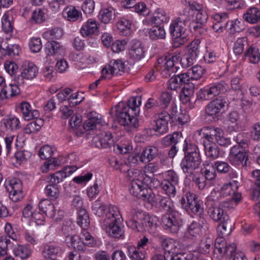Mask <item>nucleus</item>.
Returning <instances> with one entry per match:
<instances>
[{"instance_id": "obj_1", "label": "nucleus", "mask_w": 260, "mask_h": 260, "mask_svg": "<svg viewBox=\"0 0 260 260\" xmlns=\"http://www.w3.org/2000/svg\"><path fill=\"white\" fill-rule=\"evenodd\" d=\"M184 156L180 163L183 172L186 174L185 183H188L191 178L192 181L199 189H203L206 185V179L203 174H193V171L199 168L201 162V157L197 145L190 141L185 140L183 145Z\"/></svg>"}, {"instance_id": "obj_2", "label": "nucleus", "mask_w": 260, "mask_h": 260, "mask_svg": "<svg viewBox=\"0 0 260 260\" xmlns=\"http://www.w3.org/2000/svg\"><path fill=\"white\" fill-rule=\"evenodd\" d=\"M130 179L129 192L133 196L153 205L155 203V195L151 187L159 182L157 179L141 173L139 170H133Z\"/></svg>"}, {"instance_id": "obj_3", "label": "nucleus", "mask_w": 260, "mask_h": 260, "mask_svg": "<svg viewBox=\"0 0 260 260\" xmlns=\"http://www.w3.org/2000/svg\"><path fill=\"white\" fill-rule=\"evenodd\" d=\"M141 96H132L127 102H120L115 107V116L117 121L121 125L129 128L139 126L138 116L141 105Z\"/></svg>"}, {"instance_id": "obj_4", "label": "nucleus", "mask_w": 260, "mask_h": 260, "mask_svg": "<svg viewBox=\"0 0 260 260\" xmlns=\"http://www.w3.org/2000/svg\"><path fill=\"white\" fill-rule=\"evenodd\" d=\"M190 12L183 10L180 12L178 17L172 20L169 27L175 48H178L184 45L188 40L187 32L189 21H190Z\"/></svg>"}, {"instance_id": "obj_5", "label": "nucleus", "mask_w": 260, "mask_h": 260, "mask_svg": "<svg viewBox=\"0 0 260 260\" xmlns=\"http://www.w3.org/2000/svg\"><path fill=\"white\" fill-rule=\"evenodd\" d=\"M77 224L81 228L80 236L74 235L71 237V246L79 250H84L85 245L88 247H93L96 244L94 238L87 231L90 221L88 214L85 209H81L78 212Z\"/></svg>"}, {"instance_id": "obj_6", "label": "nucleus", "mask_w": 260, "mask_h": 260, "mask_svg": "<svg viewBox=\"0 0 260 260\" xmlns=\"http://www.w3.org/2000/svg\"><path fill=\"white\" fill-rule=\"evenodd\" d=\"M126 217L127 226L136 231H148L156 227V217L150 216L145 212H136V210L131 209Z\"/></svg>"}, {"instance_id": "obj_7", "label": "nucleus", "mask_w": 260, "mask_h": 260, "mask_svg": "<svg viewBox=\"0 0 260 260\" xmlns=\"http://www.w3.org/2000/svg\"><path fill=\"white\" fill-rule=\"evenodd\" d=\"M123 218L118 207L110 205L105 214V222L107 225V232L114 238H123L124 225Z\"/></svg>"}, {"instance_id": "obj_8", "label": "nucleus", "mask_w": 260, "mask_h": 260, "mask_svg": "<svg viewBox=\"0 0 260 260\" xmlns=\"http://www.w3.org/2000/svg\"><path fill=\"white\" fill-rule=\"evenodd\" d=\"M179 203L181 207L190 216L192 217H199L200 220L203 222L204 220L202 217L204 212L203 203L199 199L195 193L189 191L187 192L184 196L179 198Z\"/></svg>"}, {"instance_id": "obj_9", "label": "nucleus", "mask_w": 260, "mask_h": 260, "mask_svg": "<svg viewBox=\"0 0 260 260\" xmlns=\"http://www.w3.org/2000/svg\"><path fill=\"white\" fill-rule=\"evenodd\" d=\"M240 182L238 180H232L228 183H225L219 188H214L209 195V200L216 201L217 200H222V199L232 196L233 200L236 202H239L241 199V194L238 191L240 186Z\"/></svg>"}, {"instance_id": "obj_10", "label": "nucleus", "mask_w": 260, "mask_h": 260, "mask_svg": "<svg viewBox=\"0 0 260 260\" xmlns=\"http://www.w3.org/2000/svg\"><path fill=\"white\" fill-rule=\"evenodd\" d=\"M179 54L160 56L157 60L155 69L163 77L168 78L179 69Z\"/></svg>"}, {"instance_id": "obj_11", "label": "nucleus", "mask_w": 260, "mask_h": 260, "mask_svg": "<svg viewBox=\"0 0 260 260\" xmlns=\"http://www.w3.org/2000/svg\"><path fill=\"white\" fill-rule=\"evenodd\" d=\"M228 85L221 81L210 83L201 88L197 92V98L201 101H208L226 92Z\"/></svg>"}, {"instance_id": "obj_12", "label": "nucleus", "mask_w": 260, "mask_h": 260, "mask_svg": "<svg viewBox=\"0 0 260 260\" xmlns=\"http://www.w3.org/2000/svg\"><path fill=\"white\" fill-rule=\"evenodd\" d=\"M236 245L235 243L228 244L223 237L216 238L215 242L214 252L218 253L220 256H226L233 260H247L245 256L241 253H236Z\"/></svg>"}, {"instance_id": "obj_13", "label": "nucleus", "mask_w": 260, "mask_h": 260, "mask_svg": "<svg viewBox=\"0 0 260 260\" xmlns=\"http://www.w3.org/2000/svg\"><path fill=\"white\" fill-rule=\"evenodd\" d=\"M200 135L209 142H213L215 139L220 146L227 147L231 144L230 139L225 137L223 131L218 127L204 126L201 129Z\"/></svg>"}, {"instance_id": "obj_14", "label": "nucleus", "mask_w": 260, "mask_h": 260, "mask_svg": "<svg viewBox=\"0 0 260 260\" xmlns=\"http://www.w3.org/2000/svg\"><path fill=\"white\" fill-rule=\"evenodd\" d=\"M209 196L206 198V204L209 206L208 214L210 217L217 222L228 221L229 216L225 209H223V204L225 201L222 200L210 201L208 200Z\"/></svg>"}, {"instance_id": "obj_15", "label": "nucleus", "mask_w": 260, "mask_h": 260, "mask_svg": "<svg viewBox=\"0 0 260 260\" xmlns=\"http://www.w3.org/2000/svg\"><path fill=\"white\" fill-rule=\"evenodd\" d=\"M160 186L164 193L170 197H174L176 186L179 184V176L173 170H169L164 174Z\"/></svg>"}, {"instance_id": "obj_16", "label": "nucleus", "mask_w": 260, "mask_h": 260, "mask_svg": "<svg viewBox=\"0 0 260 260\" xmlns=\"http://www.w3.org/2000/svg\"><path fill=\"white\" fill-rule=\"evenodd\" d=\"M181 214L177 211L169 212L162 217V225L165 230L172 233H177L181 225Z\"/></svg>"}, {"instance_id": "obj_17", "label": "nucleus", "mask_w": 260, "mask_h": 260, "mask_svg": "<svg viewBox=\"0 0 260 260\" xmlns=\"http://www.w3.org/2000/svg\"><path fill=\"white\" fill-rule=\"evenodd\" d=\"M38 73V68L33 62H25L21 67L20 74L15 77L14 81L19 85H23L25 80L33 79Z\"/></svg>"}, {"instance_id": "obj_18", "label": "nucleus", "mask_w": 260, "mask_h": 260, "mask_svg": "<svg viewBox=\"0 0 260 260\" xmlns=\"http://www.w3.org/2000/svg\"><path fill=\"white\" fill-rule=\"evenodd\" d=\"M228 105L227 99L219 96L208 103L206 106V113L210 116H217L219 114L225 112Z\"/></svg>"}, {"instance_id": "obj_19", "label": "nucleus", "mask_w": 260, "mask_h": 260, "mask_svg": "<svg viewBox=\"0 0 260 260\" xmlns=\"http://www.w3.org/2000/svg\"><path fill=\"white\" fill-rule=\"evenodd\" d=\"M229 158L230 162L233 166H247L248 155L243 148L240 145H236L231 147Z\"/></svg>"}, {"instance_id": "obj_20", "label": "nucleus", "mask_w": 260, "mask_h": 260, "mask_svg": "<svg viewBox=\"0 0 260 260\" xmlns=\"http://www.w3.org/2000/svg\"><path fill=\"white\" fill-rule=\"evenodd\" d=\"M172 117L168 112L163 111L158 114L157 118L151 124V129L159 135L167 133L169 127L168 123Z\"/></svg>"}, {"instance_id": "obj_21", "label": "nucleus", "mask_w": 260, "mask_h": 260, "mask_svg": "<svg viewBox=\"0 0 260 260\" xmlns=\"http://www.w3.org/2000/svg\"><path fill=\"white\" fill-rule=\"evenodd\" d=\"M5 186L9 193L10 199L14 202H17L22 198V184L18 179L13 178L7 180Z\"/></svg>"}, {"instance_id": "obj_22", "label": "nucleus", "mask_w": 260, "mask_h": 260, "mask_svg": "<svg viewBox=\"0 0 260 260\" xmlns=\"http://www.w3.org/2000/svg\"><path fill=\"white\" fill-rule=\"evenodd\" d=\"M93 143L98 148L106 149L114 146V140L111 132H102L93 138Z\"/></svg>"}, {"instance_id": "obj_23", "label": "nucleus", "mask_w": 260, "mask_h": 260, "mask_svg": "<svg viewBox=\"0 0 260 260\" xmlns=\"http://www.w3.org/2000/svg\"><path fill=\"white\" fill-rule=\"evenodd\" d=\"M158 149L153 146H148L143 150L140 155L132 156L131 160L133 163H138V160L143 163H148L157 157Z\"/></svg>"}, {"instance_id": "obj_24", "label": "nucleus", "mask_w": 260, "mask_h": 260, "mask_svg": "<svg viewBox=\"0 0 260 260\" xmlns=\"http://www.w3.org/2000/svg\"><path fill=\"white\" fill-rule=\"evenodd\" d=\"M170 18L166 15L165 11L161 9H157L154 15L147 17L143 20V23L150 25L164 26V23H168Z\"/></svg>"}, {"instance_id": "obj_25", "label": "nucleus", "mask_w": 260, "mask_h": 260, "mask_svg": "<svg viewBox=\"0 0 260 260\" xmlns=\"http://www.w3.org/2000/svg\"><path fill=\"white\" fill-rule=\"evenodd\" d=\"M162 247L165 253L169 258L171 256L175 255L181 251V244L179 241L172 238H166L162 241Z\"/></svg>"}, {"instance_id": "obj_26", "label": "nucleus", "mask_w": 260, "mask_h": 260, "mask_svg": "<svg viewBox=\"0 0 260 260\" xmlns=\"http://www.w3.org/2000/svg\"><path fill=\"white\" fill-rule=\"evenodd\" d=\"M145 51L142 43L140 41L133 42L128 50V56L130 59L138 61L145 56Z\"/></svg>"}, {"instance_id": "obj_27", "label": "nucleus", "mask_w": 260, "mask_h": 260, "mask_svg": "<svg viewBox=\"0 0 260 260\" xmlns=\"http://www.w3.org/2000/svg\"><path fill=\"white\" fill-rule=\"evenodd\" d=\"M1 126L6 130L17 131L21 127L19 119L15 116L8 115L4 117L0 122Z\"/></svg>"}, {"instance_id": "obj_28", "label": "nucleus", "mask_w": 260, "mask_h": 260, "mask_svg": "<svg viewBox=\"0 0 260 260\" xmlns=\"http://www.w3.org/2000/svg\"><path fill=\"white\" fill-rule=\"evenodd\" d=\"M19 85L15 82L14 84H6L2 88L0 92V99L3 100L14 97L20 94Z\"/></svg>"}, {"instance_id": "obj_29", "label": "nucleus", "mask_w": 260, "mask_h": 260, "mask_svg": "<svg viewBox=\"0 0 260 260\" xmlns=\"http://www.w3.org/2000/svg\"><path fill=\"white\" fill-rule=\"evenodd\" d=\"M206 156L212 159H215L219 156L220 150L218 146L213 142H209L205 139L203 141Z\"/></svg>"}, {"instance_id": "obj_30", "label": "nucleus", "mask_w": 260, "mask_h": 260, "mask_svg": "<svg viewBox=\"0 0 260 260\" xmlns=\"http://www.w3.org/2000/svg\"><path fill=\"white\" fill-rule=\"evenodd\" d=\"M98 23L92 19H89L84 22L80 29V32L83 37L94 35L98 32Z\"/></svg>"}, {"instance_id": "obj_31", "label": "nucleus", "mask_w": 260, "mask_h": 260, "mask_svg": "<svg viewBox=\"0 0 260 260\" xmlns=\"http://www.w3.org/2000/svg\"><path fill=\"white\" fill-rule=\"evenodd\" d=\"M183 10H186L191 14L190 21L192 20L196 21L198 23L204 24L208 19V15L205 11L202 9H192L189 6L186 7Z\"/></svg>"}, {"instance_id": "obj_32", "label": "nucleus", "mask_w": 260, "mask_h": 260, "mask_svg": "<svg viewBox=\"0 0 260 260\" xmlns=\"http://www.w3.org/2000/svg\"><path fill=\"white\" fill-rule=\"evenodd\" d=\"M243 57L247 58L251 63H258L260 61L259 48L254 44L250 45L244 52Z\"/></svg>"}, {"instance_id": "obj_33", "label": "nucleus", "mask_w": 260, "mask_h": 260, "mask_svg": "<svg viewBox=\"0 0 260 260\" xmlns=\"http://www.w3.org/2000/svg\"><path fill=\"white\" fill-rule=\"evenodd\" d=\"M186 76V75H185ZM188 83L186 81L184 74L181 73L178 75L173 76L167 82V88L171 90H177L180 89L182 85Z\"/></svg>"}, {"instance_id": "obj_34", "label": "nucleus", "mask_w": 260, "mask_h": 260, "mask_svg": "<svg viewBox=\"0 0 260 260\" xmlns=\"http://www.w3.org/2000/svg\"><path fill=\"white\" fill-rule=\"evenodd\" d=\"M0 51L4 55L14 57L19 54L20 49L16 44L9 45L7 41H3L0 44Z\"/></svg>"}, {"instance_id": "obj_35", "label": "nucleus", "mask_w": 260, "mask_h": 260, "mask_svg": "<svg viewBox=\"0 0 260 260\" xmlns=\"http://www.w3.org/2000/svg\"><path fill=\"white\" fill-rule=\"evenodd\" d=\"M127 253L131 260H144L146 255V250L134 245L127 246Z\"/></svg>"}, {"instance_id": "obj_36", "label": "nucleus", "mask_w": 260, "mask_h": 260, "mask_svg": "<svg viewBox=\"0 0 260 260\" xmlns=\"http://www.w3.org/2000/svg\"><path fill=\"white\" fill-rule=\"evenodd\" d=\"M205 72L204 69L200 66H194L190 69H189L186 73H183L186 76L184 77L186 78V81L188 83L190 80H198L200 79L204 74Z\"/></svg>"}, {"instance_id": "obj_37", "label": "nucleus", "mask_w": 260, "mask_h": 260, "mask_svg": "<svg viewBox=\"0 0 260 260\" xmlns=\"http://www.w3.org/2000/svg\"><path fill=\"white\" fill-rule=\"evenodd\" d=\"M243 18L248 23H256L260 21V9L256 7H250L244 14Z\"/></svg>"}, {"instance_id": "obj_38", "label": "nucleus", "mask_w": 260, "mask_h": 260, "mask_svg": "<svg viewBox=\"0 0 260 260\" xmlns=\"http://www.w3.org/2000/svg\"><path fill=\"white\" fill-rule=\"evenodd\" d=\"M132 20L123 17L117 22L116 25L120 33L124 36H128L132 32Z\"/></svg>"}, {"instance_id": "obj_39", "label": "nucleus", "mask_w": 260, "mask_h": 260, "mask_svg": "<svg viewBox=\"0 0 260 260\" xmlns=\"http://www.w3.org/2000/svg\"><path fill=\"white\" fill-rule=\"evenodd\" d=\"M213 163L208 160H206L203 164L201 169V174L208 180L214 179L216 176V172Z\"/></svg>"}, {"instance_id": "obj_40", "label": "nucleus", "mask_w": 260, "mask_h": 260, "mask_svg": "<svg viewBox=\"0 0 260 260\" xmlns=\"http://www.w3.org/2000/svg\"><path fill=\"white\" fill-rule=\"evenodd\" d=\"M200 256L201 252L199 250H196L188 252H180L175 255L171 256L170 260H198Z\"/></svg>"}, {"instance_id": "obj_41", "label": "nucleus", "mask_w": 260, "mask_h": 260, "mask_svg": "<svg viewBox=\"0 0 260 260\" xmlns=\"http://www.w3.org/2000/svg\"><path fill=\"white\" fill-rule=\"evenodd\" d=\"M225 26L228 32L232 35L240 32L244 29L243 22L238 19H234L226 21Z\"/></svg>"}, {"instance_id": "obj_42", "label": "nucleus", "mask_w": 260, "mask_h": 260, "mask_svg": "<svg viewBox=\"0 0 260 260\" xmlns=\"http://www.w3.org/2000/svg\"><path fill=\"white\" fill-rule=\"evenodd\" d=\"M172 197L158 196L157 198H155V201L158 203V205L164 210L169 212L173 211H176L174 209L173 202L172 201Z\"/></svg>"}, {"instance_id": "obj_43", "label": "nucleus", "mask_w": 260, "mask_h": 260, "mask_svg": "<svg viewBox=\"0 0 260 260\" xmlns=\"http://www.w3.org/2000/svg\"><path fill=\"white\" fill-rule=\"evenodd\" d=\"M63 15L72 22L76 21L82 17L81 12L72 6H67L63 11Z\"/></svg>"}, {"instance_id": "obj_44", "label": "nucleus", "mask_w": 260, "mask_h": 260, "mask_svg": "<svg viewBox=\"0 0 260 260\" xmlns=\"http://www.w3.org/2000/svg\"><path fill=\"white\" fill-rule=\"evenodd\" d=\"M109 162L112 167L119 170L121 172H127L128 176H131L133 170L129 169L128 166L125 162L119 161L117 158L115 157L109 158Z\"/></svg>"}, {"instance_id": "obj_45", "label": "nucleus", "mask_w": 260, "mask_h": 260, "mask_svg": "<svg viewBox=\"0 0 260 260\" xmlns=\"http://www.w3.org/2000/svg\"><path fill=\"white\" fill-rule=\"evenodd\" d=\"M249 45L247 37L238 38L234 44V53L236 56L241 55L244 52V49H246Z\"/></svg>"}, {"instance_id": "obj_46", "label": "nucleus", "mask_w": 260, "mask_h": 260, "mask_svg": "<svg viewBox=\"0 0 260 260\" xmlns=\"http://www.w3.org/2000/svg\"><path fill=\"white\" fill-rule=\"evenodd\" d=\"M15 256L21 259H27L30 256L32 250L28 245H18L13 250Z\"/></svg>"}, {"instance_id": "obj_47", "label": "nucleus", "mask_w": 260, "mask_h": 260, "mask_svg": "<svg viewBox=\"0 0 260 260\" xmlns=\"http://www.w3.org/2000/svg\"><path fill=\"white\" fill-rule=\"evenodd\" d=\"M114 9L112 7L103 8L101 10L99 15V19L104 23H109L113 19Z\"/></svg>"}, {"instance_id": "obj_48", "label": "nucleus", "mask_w": 260, "mask_h": 260, "mask_svg": "<svg viewBox=\"0 0 260 260\" xmlns=\"http://www.w3.org/2000/svg\"><path fill=\"white\" fill-rule=\"evenodd\" d=\"M149 35L152 40L164 39L166 37V31L164 26L152 25Z\"/></svg>"}, {"instance_id": "obj_49", "label": "nucleus", "mask_w": 260, "mask_h": 260, "mask_svg": "<svg viewBox=\"0 0 260 260\" xmlns=\"http://www.w3.org/2000/svg\"><path fill=\"white\" fill-rule=\"evenodd\" d=\"M202 228V226L199 223L193 221L188 225L186 235L196 238L201 234Z\"/></svg>"}, {"instance_id": "obj_50", "label": "nucleus", "mask_w": 260, "mask_h": 260, "mask_svg": "<svg viewBox=\"0 0 260 260\" xmlns=\"http://www.w3.org/2000/svg\"><path fill=\"white\" fill-rule=\"evenodd\" d=\"M239 119V114L236 112L234 111L229 114L228 123L227 129L230 132L234 131H237L239 129L238 124V120Z\"/></svg>"}, {"instance_id": "obj_51", "label": "nucleus", "mask_w": 260, "mask_h": 260, "mask_svg": "<svg viewBox=\"0 0 260 260\" xmlns=\"http://www.w3.org/2000/svg\"><path fill=\"white\" fill-rule=\"evenodd\" d=\"M109 63L114 75L118 74L120 72H124L126 70L125 62L122 59H113Z\"/></svg>"}, {"instance_id": "obj_52", "label": "nucleus", "mask_w": 260, "mask_h": 260, "mask_svg": "<svg viewBox=\"0 0 260 260\" xmlns=\"http://www.w3.org/2000/svg\"><path fill=\"white\" fill-rule=\"evenodd\" d=\"M182 137V134L180 132H176L172 134H169L166 136L163 139V143L165 145H176L180 140Z\"/></svg>"}, {"instance_id": "obj_53", "label": "nucleus", "mask_w": 260, "mask_h": 260, "mask_svg": "<svg viewBox=\"0 0 260 260\" xmlns=\"http://www.w3.org/2000/svg\"><path fill=\"white\" fill-rule=\"evenodd\" d=\"M53 151L50 146V169H57L62 164L66 162V158L62 156L58 157H53Z\"/></svg>"}, {"instance_id": "obj_54", "label": "nucleus", "mask_w": 260, "mask_h": 260, "mask_svg": "<svg viewBox=\"0 0 260 260\" xmlns=\"http://www.w3.org/2000/svg\"><path fill=\"white\" fill-rule=\"evenodd\" d=\"M201 41L199 39L193 40L187 46L186 54L192 56L196 58L198 56L200 52V45Z\"/></svg>"}, {"instance_id": "obj_55", "label": "nucleus", "mask_w": 260, "mask_h": 260, "mask_svg": "<svg viewBox=\"0 0 260 260\" xmlns=\"http://www.w3.org/2000/svg\"><path fill=\"white\" fill-rule=\"evenodd\" d=\"M107 208L106 206L101 202L99 200H96L92 203L91 210L92 213L98 217H101L105 213Z\"/></svg>"}, {"instance_id": "obj_56", "label": "nucleus", "mask_w": 260, "mask_h": 260, "mask_svg": "<svg viewBox=\"0 0 260 260\" xmlns=\"http://www.w3.org/2000/svg\"><path fill=\"white\" fill-rule=\"evenodd\" d=\"M219 57V54L211 48H206L204 55V59L206 63H212L216 62Z\"/></svg>"}, {"instance_id": "obj_57", "label": "nucleus", "mask_w": 260, "mask_h": 260, "mask_svg": "<svg viewBox=\"0 0 260 260\" xmlns=\"http://www.w3.org/2000/svg\"><path fill=\"white\" fill-rule=\"evenodd\" d=\"M158 103L154 98H149L144 107V115L145 117L149 118L152 115V109L158 105Z\"/></svg>"}, {"instance_id": "obj_58", "label": "nucleus", "mask_w": 260, "mask_h": 260, "mask_svg": "<svg viewBox=\"0 0 260 260\" xmlns=\"http://www.w3.org/2000/svg\"><path fill=\"white\" fill-rule=\"evenodd\" d=\"M172 99V93L168 91L162 92L159 98V107L161 109L168 107Z\"/></svg>"}, {"instance_id": "obj_59", "label": "nucleus", "mask_w": 260, "mask_h": 260, "mask_svg": "<svg viewBox=\"0 0 260 260\" xmlns=\"http://www.w3.org/2000/svg\"><path fill=\"white\" fill-rule=\"evenodd\" d=\"M64 53L63 47L60 45L59 42L57 41H50V56L53 54L62 55Z\"/></svg>"}, {"instance_id": "obj_60", "label": "nucleus", "mask_w": 260, "mask_h": 260, "mask_svg": "<svg viewBox=\"0 0 260 260\" xmlns=\"http://www.w3.org/2000/svg\"><path fill=\"white\" fill-rule=\"evenodd\" d=\"M74 230H75V224L71 220L69 219L64 221L62 227V231L67 238L70 236L72 237L74 235H72Z\"/></svg>"}, {"instance_id": "obj_61", "label": "nucleus", "mask_w": 260, "mask_h": 260, "mask_svg": "<svg viewBox=\"0 0 260 260\" xmlns=\"http://www.w3.org/2000/svg\"><path fill=\"white\" fill-rule=\"evenodd\" d=\"M86 194L89 201L93 200L96 198L100 192L99 186L96 182L93 184L88 186L86 189Z\"/></svg>"}, {"instance_id": "obj_62", "label": "nucleus", "mask_w": 260, "mask_h": 260, "mask_svg": "<svg viewBox=\"0 0 260 260\" xmlns=\"http://www.w3.org/2000/svg\"><path fill=\"white\" fill-rule=\"evenodd\" d=\"M232 13L228 10L224 12H220L213 14L212 16L214 21L219 23H225L226 20L231 18Z\"/></svg>"}, {"instance_id": "obj_63", "label": "nucleus", "mask_w": 260, "mask_h": 260, "mask_svg": "<svg viewBox=\"0 0 260 260\" xmlns=\"http://www.w3.org/2000/svg\"><path fill=\"white\" fill-rule=\"evenodd\" d=\"M216 171L220 174L228 173L231 169V167L226 162L223 161H216L214 164Z\"/></svg>"}, {"instance_id": "obj_64", "label": "nucleus", "mask_w": 260, "mask_h": 260, "mask_svg": "<svg viewBox=\"0 0 260 260\" xmlns=\"http://www.w3.org/2000/svg\"><path fill=\"white\" fill-rule=\"evenodd\" d=\"M82 10L87 15L92 14L95 9V2L93 0H86L82 5Z\"/></svg>"}]
</instances>
